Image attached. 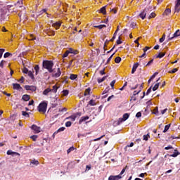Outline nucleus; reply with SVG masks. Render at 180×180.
<instances>
[{"instance_id": "nucleus-1", "label": "nucleus", "mask_w": 180, "mask_h": 180, "mask_svg": "<svg viewBox=\"0 0 180 180\" xmlns=\"http://www.w3.org/2000/svg\"><path fill=\"white\" fill-rule=\"evenodd\" d=\"M42 67L51 74L54 72V69L53 68L54 67V62L53 60H43Z\"/></svg>"}, {"instance_id": "nucleus-2", "label": "nucleus", "mask_w": 180, "mask_h": 180, "mask_svg": "<svg viewBox=\"0 0 180 180\" xmlns=\"http://www.w3.org/2000/svg\"><path fill=\"white\" fill-rule=\"evenodd\" d=\"M10 8H12V6H7L4 7V8L1 9V14H0V20L2 22V20H6L8 18V11L11 12Z\"/></svg>"}, {"instance_id": "nucleus-3", "label": "nucleus", "mask_w": 180, "mask_h": 180, "mask_svg": "<svg viewBox=\"0 0 180 180\" xmlns=\"http://www.w3.org/2000/svg\"><path fill=\"white\" fill-rule=\"evenodd\" d=\"M39 112H42V113H46L47 110V103L44 101L41 103L38 106Z\"/></svg>"}, {"instance_id": "nucleus-4", "label": "nucleus", "mask_w": 180, "mask_h": 180, "mask_svg": "<svg viewBox=\"0 0 180 180\" xmlns=\"http://www.w3.org/2000/svg\"><path fill=\"white\" fill-rule=\"evenodd\" d=\"M150 10H151V7L145 8V9L139 14V17H140L141 19H143V20L146 19V16H147V15H150Z\"/></svg>"}, {"instance_id": "nucleus-5", "label": "nucleus", "mask_w": 180, "mask_h": 180, "mask_svg": "<svg viewBox=\"0 0 180 180\" xmlns=\"http://www.w3.org/2000/svg\"><path fill=\"white\" fill-rule=\"evenodd\" d=\"M31 129L34 130V133L37 134L41 131V128L40 127H37L36 124H32Z\"/></svg>"}, {"instance_id": "nucleus-6", "label": "nucleus", "mask_w": 180, "mask_h": 180, "mask_svg": "<svg viewBox=\"0 0 180 180\" xmlns=\"http://www.w3.org/2000/svg\"><path fill=\"white\" fill-rule=\"evenodd\" d=\"M25 89L26 91H32V92H34L36 91L37 88L34 86H29V85H25Z\"/></svg>"}, {"instance_id": "nucleus-7", "label": "nucleus", "mask_w": 180, "mask_h": 180, "mask_svg": "<svg viewBox=\"0 0 180 180\" xmlns=\"http://www.w3.org/2000/svg\"><path fill=\"white\" fill-rule=\"evenodd\" d=\"M89 120V116H83L79 120V124H82L84 122H86V120Z\"/></svg>"}, {"instance_id": "nucleus-8", "label": "nucleus", "mask_w": 180, "mask_h": 180, "mask_svg": "<svg viewBox=\"0 0 180 180\" xmlns=\"http://www.w3.org/2000/svg\"><path fill=\"white\" fill-rule=\"evenodd\" d=\"M119 179H122V176L120 175H117V176H110L108 177V180H119Z\"/></svg>"}, {"instance_id": "nucleus-9", "label": "nucleus", "mask_w": 180, "mask_h": 180, "mask_svg": "<svg viewBox=\"0 0 180 180\" xmlns=\"http://www.w3.org/2000/svg\"><path fill=\"white\" fill-rule=\"evenodd\" d=\"M174 9H175V12L179 13V11H180V0H177V3L175 5Z\"/></svg>"}, {"instance_id": "nucleus-10", "label": "nucleus", "mask_w": 180, "mask_h": 180, "mask_svg": "<svg viewBox=\"0 0 180 180\" xmlns=\"http://www.w3.org/2000/svg\"><path fill=\"white\" fill-rule=\"evenodd\" d=\"M139 65H140L139 63H136L134 64L132 70H131V74H134L135 71H137V68H139Z\"/></svg>"}, {"instance_id": "nucleus-11", "label": "nucleus", "mask_w": 180, "mask_h": 180, "mask_svg": "<svg viewBox=\"0 0 180 180\" xmlns=\"http://www.w3.org/2000/svg\"><path fill=\"white\" fill-rule=\"evenodd\" d=\"M13 89H16L17 91H20V89H22V86H20V84L18 83H13Z\"/></svg>"}, {"instance_id": "nucleus-12", "label": "nucleus", "mask_w": 180, "mask_h": 180, "mask_svg": "<svg viewBox=\"0 0 180 180\" xmlns=\"http://www.w3.org/2000/svg\"><path fill=\"white\" fill-rule=\"evenodd\" d=\"M53 27H56V30H58L60 29V27L61 26V22H56L55 23L52 24Z\"/></svg>"}, {"instance_id": "nucleus-13", "label": "nucleus", "mask_w": 180, "mask_h": 180, "mask_svg": "<svg viewBox=\"0 0 180 180\" xmlns=\"http://www.w3.org/2000/svg\"><path fill=\"white\" fill-rule=\"evenodd\" d=\"M61 75V70H60V68L57 69V72L53 75V77L55 78H58Z\"/></svg>"}, {"instance_id": "nucleus-14", "label": "nucleus", "mask_w": 180, "mask_h": 180, "mask_svg": "<svg viewBox=\"0 0 180 180\" xmlns=\"http://www.w3.org/2000/svg\"><path fill=\"white\" fill-rule=\"evenodd\" d=\"M65 130V127H62L60 128H59L56 131H55L53 134V136H56V134H58V133L61 132V131H64Z\"/></svg>"}, {"instance_id": "nucleus-15", "label": "nucleus", "mask_w": 180, "mask_h": 180, "mask_svg": "<svg viewBox=\"0 0 180 180\" xmlns=\"http://www.w3.org/2000/svg\"><path fill=\"white\" fill-rule=\"evenodd\" d=\"M7 155H20V154L18 153H16V152H13L11 150H8L7 151Z\"/></svg>"}, {"instance_id": "nucleus-16", "label": "nucleus", "mask_w": 180, "mask_h": 180, "mask_svg": "<svg viewBox=\"0 0 180 180\" xmlns=\"http://www.w3.org/2000/svg\"><path fill=\"white\" fill-rule=\"evenodd\" d=\"M34 70H35V75H37V74L40 72V67L39 66V65H36L34 68Z\"/></svg>"}, {"instance_id": "nucleus-17", "label": "nucleus", "mask_w": 180, "mask_h": 180, "mask_svg": "<svg viewBox=\"0 0 180 180\" xmlns=\"http://www.w3.org/2000/svg\"><path fill=\"white\" fill-rule=\"evenodd\" d=\"M141 89H143V84H141L139 87V90L137 91H134L133 93V95L136 96V95H139V94H140V92H141Z\"/></svg>"}, {"instance_id": "nucleus-18", "label": "nucleus", "mask_w": 180, "mask_h": 180, "mask_svg": "<svg viewBox=\"0 0 180 180\" xmlns=\"http://www.w3.org/2000/svg\"><path fill=\"white\" fill-rule=\"evenodd\" d=\"M50 92H51V89L47 88L43 91V95L47 96L49 94H50Z\"/></svg>"}, {"instance_id": "nucleus-19", "label": "nucleus", "mask_w": 180, "mask_h": 180, "mask_svg": "<svg viewBox=\"0 0 180 180\" xmlns=\"http://www.w3.org/2000/svg\"><path fill=\"white\" fill-rule=\"evenodd\" d=\"M22 99L23 101H27L30 99V96L27 95V94H24L22 97Z\"/></svg>"}, {"instance_id": "nucleus-20", "label": "nucleus", "mask_w": 180, "mask_h": 180, "mask_svg": "<svg viewBox=\"0 0 180 180\" xmlns=\"http://www.w3.org/2000/svg\"><path fill=\"white\" fill-rule=\"evenodd\" d=\"M100 13H103V15H106V6L102 7L100 9Z\"/></svg>"}, {"instance_id": "nucleus-21", "label": "nucleus", "mask_w": 180, "mask_h": 180, "mask_svg": "<svg viewBox=\"0 0 180 180\" xmlns=\"http://www.w3.org/2000/svg\"><path fill=\"white\" fill-rule=\"evenodd\" d=\"M68 50H72L71 52H69L70 54H74L75 56L78 54V50L73 49L72 48L69 49Z\"/></svg>"}, {"instance_id": "nucleus-22", "label": "nucleus", "mask_w": 180, "mask_h": 180, "mask_svg": "<svg viewBox=\"0 0 180 180\" xmlns=\"http://www.w3.org/2000/svg\"><path fill=\"white\" fill-rule=\"evenodd\" d=\"M170 127H171V124L165 125V129L163 130V133H167L168 131V130H169Z\"/></svg>"}, {"instance_id": "nucleus-23", "label": "nucleus", "mask_w": 180, "mask_h": 180, "mask_svg": "<svg viewBox=\"0 0 180 180\" xmlns=\"http://www.w3.org/2000/svg\"><path fill=\"white\" fill-rule=\"evenodd\" d=\"M178 155H179V152H178L177 150H174V152L173 153V154L170 155V157H178Z\"/></svg>"}, {"instance_id": "nucleus-24", "label": "nucleus", "mask_w": 180, "mask_h": 180, "mask_svg": "<svg viewBox=\"0 0 180 180\" xmlns=\"http://www.w3.org/2000/svg\"><path fill=\"white\" fill-rule=\"evenodd\" d=\"M107 78H108V76H104L101 79L98 78L97 79V81H98V84H101V82H103V81H105V79H106Z\"/></svg>"}, {"instance_id": "nucleus-25", "label": "nucleus", "mask_w": 180, "mask_h": 180, "mask_svg": "<svg viewBox=\"0 0 180 180\" xmlns=\"http://www.w3.org/2000/svg\"><path fill=\"white\" fill-rule=\"evenodd\" d=\"M58 89V86L57 85L53 86V89H51V92H53V94H57V91Z\"/></svg>"}, {"instance_id": "nucleus-26", "label": "nucleus", "mask_w": 180, "mask_h": 180, "mask_svg": "<svg viewBox=\"0 0 180 180\" xmlns=\"http://www.w3.org/2000/svg\"><path fill=\"white\" fill-rule=\"evenodd\" d=\"M77 77H78V75L75 74H71L70 76V79H72V81H74V79H77Z\"/></svg>"}, {"instance_id": "nucleus-27", "label": "nucleus", "mask_w": 180, "mask_h": 180, "mask_svg": "<svg viewBox=\"0 0 180 180\" xmlns=\"http://www.w3.org/2000/svg\"><path fill=\"white\" fill-rule=\"evenodd\" d=\"M180 36V30H177L175 33L173 34V37H179Z\"/></svg>"}, {"instance_id": "nucleus-28", "label": "nucleus", "mask_w": 180, "mask_h": 180, "mask_svg": "<svg viewBox=\"0 0 180 180\" xmlns=\"http://www.w3.org/2000/svg\"><path fill=\"white\" fill-rule=\"evenodd\" d=\"M129 117H130V115H129V113H125L123 115L122 118L126 122V120H127Z\"/></svg>"}, {"instance_id": "nucleus-29", "label": "nucleus", "mask_w": 180, "mask_h": 180, "mask_svg": "<svg viewBox=\"0 0 180 180\" xmlns=\"http://www.w3.org/2000/svg\"><path fill=\"white\" fill-rule=\"evenodd\" d=\"M67 119H70L72 122H75V119H77V115H71L67 117Z\"/></svg>"}, {"instance_id": "nucleus-30", "label": "nucleus", "mask_w": 180, "mask_h": 180, "mask_svg": "<svg viewBox=\"0 0 180 180\" xmlns=\"http://www.w3.org/2000/svg\"><path fill=\"white\" fill-rule=\"evenodd\" d=\"M27 74H28V77H30L31 79H34V75H33V72L32 71H29Z\"/></svg>"}, {"instance_id": "nucleus-31", "label": "nucleus", "mask_w": 180, "mask_h": 180, "mask_svg": "<svg viewBox=\"0 0 180 180\" xmlns=\"http://www.w3.org/2000/svg\"><path fill=\"white\" fill-rule=\"evenodd\" d=\"M72 51V50H68L65 51V53L63 54V58L65 57H68V54H70V53H71Z\"/></svg>"}, {"instance_id": "nucleus-32", "label": "nucleus", "mask_w": 180, "mask_h": 180, "mask_svg": "<svg viewBox=\"0 0 180 180\" xmlns=\"http://www.w3.org/2000/svg\"><path fill=\"white\" fill-rule=\"evenodd\" d=\"M160 87V83H157L155 84V86L153 87V91H157L158 88Z\"/></svg>"}, {"instance_id": "nucleus-33", "label": "nucleus", "mask_w": 180, "mask_h": 180, "mask_svg": "<svg viewBox=\"0 0 180 180\" xmlns=\"http://www.w3.org/2000/svg\"><path fill=\"white\" fill-rule=\"evenodd\" d=\"M165 56V53H159L158 55L156 56V58H162Z\"/></svg>"}, {"instance_id": "nucleus-34", "label": "nucleus", "mask_w": 180, "mask_h": 180, "mask_svg": "<svg viewBox=\"0 0 180 180\" xmlns=\"http://www.w3.org/2000/svg\"><path fill=\"white\" fill-rule=\"evenodd\" d=\"M90 93H91V88H88L84 91V96H86V95H89Z\"/></svg>"}, {"instance_id": "nucleus-35", "label": "nucleus", "mask_w": 180, "mask_h": 180, "mask_svg": "<svg viewBox=\"0 0 180 180\" xmlns=\"http://www.w3.org/2000/svg\"><path fill=\"white\" fill-rule=\"evenodd\" d=\"M89 105H90V106H95V105H96V103H95V101L91 99L89 101Z\"/></svg>"}, {"instance_id": "nucleus-36", "label": "nucleus", "mask_w": 180, "mask_h": 180, "mask_svg": "<svg viewBox=\"0 0 180 180\" xmlns=\"http://www.w3.org/2000/svg\"><path fill=\"white\" fill-rule=\"evenodd\" d=\"M115 84H116V80H112L110 82V85L112 89H115Z\"/></svg>"}, {"instance_id": "nucleus-37", "label": "nucleus", "mask_w": 180, "mask_h": 180, "mask_svg": "<svg viewBox=\"0 0 180 180\" xmlns=\"http://www.w3.org/2000/svg\"><path fill=\"white\" fill-rule=\"evenodd\" d=\"M46 34H48L49 36H54L55 33L54 31L48 30L46 31Z\"/></svg>"}, {"instance_id": "nucleus-38", "label": "nucleus", "mask_w": 180, "mask_h": 180, "mask_svg": "<svg viewBox=\"0 0 180 180\" xmlns=\"http://www.w3.org/2000/svg\"><path fill=\"white\" fill-rule=\"evenodd\" d=\"M169 13H171V8H167L164 12V15H169Z\"/></svg>"}, {"instance_id": "nucleus-39", "label": "nucleus", "mask_w": 180, "mask_h": 180, "mask_svg": "<svg viewBox=\"0 0 180 180\" xmlns=\"http://www.w3.org/2000/svg\"><path fill=\"white\" fill-rule=\"evenodd\" d=\"M74 150H75V148H74V146L70 147L69 149L67 150V154H70V153H71V151H74Z\"/></svg>"}, {"instance_id": "nucleus-40", "label": "nucleus", "mask_w": 180, "mask_h": 180, "mask_svg": "<svg viewBox=\"0 0 180 180\" xmlns=\"http://www.w3.org/2000/svg\"><path fill=\"white\" fill-rule=\"evenodd\" d=\"M120 61H122V58H120V57L115 58V62L116 63V64H119V63H120Z\"/></svg>"}, {"instance_id": "nucleus-41", "label": "nucleus", "mask_w": 180, "mask_h": 180, "mask_svg": "<svg viewBox=\"0 0 180 180\" xmlns=\"http://www.w3.org/2000/svg\"><path fill=\"white\" fill-rule=\"evenodd\" d=\"M148 139H150V134H148L146 135H143V140L145 141H147L148 140Z\"/></svg>"}, {"instance_id": "nucleus-42", "label": "nucleus", "mask_w": 180, "mask_h": 180, "mask_svg": "<svg viewBox=\"0 0 180 180\" xmlns=\"http://www.w3.org/2000/svg\"><path fill=\"white\" fill-rule=\"evenodd\" d=\"M37 137H39V136L32 135V136H30V139H32V140H33V141H36V140H37Z\"/></svg>"}, {"instance_id": "nucleus-43", "label": "nucleus", "mask_w": 180, "mask_h": 180, "mask_svg": "<svg viewBox=\"0 0 180 180\" xmlns=\"http://www.w3.org/2000/svg\"><path fill=\"white\" fill-rule=\"evenodd\" d=\"M126 168H127V166H126L124 168H123L122 170L121 171L120 174H119L118 175L122 176V175H123L124 174V172H126Z\"/></svg>"}, {"instance_id": "nucleus-44", "label": "nucleus", "mask_w": 180, "mask_h": 180, "mask_svg": "<svg viewBox=\"0 0 180 180\" xmlns=\"http://www.w3.org/2000/svg\"><path fill=\"white\" fill-rule=\"evenodd\" d=\"M4 53H5V49H0V58H2V56H4Z\"/></svg>"}, {"instance_id": "nucleus-45", "label": "nucleus", "mask_w": 180, "mask_h": 180, "mask_svg": "<svg viewBox=\"0 0 180 180\" xmlns=\"http://www.w3.org/2000/svg\"><path fill=\"white\" fill-rule=\"evenodd\" d=\"M9 56H12V54L9 52H6V53H4V58H8V57H9Z\"/></svg>"}, {"instance_id": "nucleus-46", "label": "nucleus", "mask_w": 180, "mask_h": 180, "mask_svg": "<svg viewBox=\"0 0 180 180\" xmlns=\"http://www.w3.org/2000/svg\"><path fill=\"white\" fill-rule=\"evenodd\" d=\"M109 91H110V87H107L103 92V95H105V94H108V92H109Z\"/></svg>"}, {"instance_id": "nucleus-47", "label": "nucleus", "mask_w": 180, "mask_h": 180, "mask_svg": "<svg viewBox=\"0 0 180 180\" xmlns=\"http://www.w3.org/2000/svg\"><path fill=\"white\" fill-rule=\"evenodd\" d=\"M31 164H33L34 165H39V162L36 160H32L31 161Z\"/></svg>"}, {"instance_id": "nucleus-48", "label": "nucleus", "mask_w": 180, "mask_h": 180, "mask_svg": "<svg viewBox=\"0 0 180 180\" xmlns=\"http://www.w3.org/2000/svg\"><path fill=\"white\" fill-rule=\"evenodd\" d=\"M153 18H155V13H151L149 16L148 19H153Z\"/></svg>"}, {"instance_id": "nucleus-49", "label": "nucleus", "mask_w": 180, "mask_h": 180, "mask_svg": "<svg viewBox=\"0 0 180 180\" xmlns=\"http://www.w3.org/2000/svg\"><path fill=\"white\" fill-rule=\"evenodd\" d=\"M20 3H21V5H20ZM22 4H23V1H18V3L15 4V6H19V8H22Z\"/></svg>"}, {"instance_id": "nucleus-50", "label": "nucleus", "mask_w": 180, "mask_h": 180, "mask_svg": "<svg viewBox=\"0 0 180 180\" xmlns=\"http://www.w3.org/2000/svg\"><path fill=\"white\" fill-rule=\"evenodd\" d=\"M153 115H158V107H156L153 112Z\"/></svg>"}, {"instance_id": "nucleus-51", "label": "nucleus", "mask_w": 180, "mask_h": 180, "mask_svg": "<svg viewBox=\"0 0 180 180\" xmlns=\"http://www.w3.org/2000/svg\"><path fill=\"white\" fill-rule=\"evenodd\" d=\"M22 116H25V117H29V114L26 111H22Z\"/></svg>"}, {"instance_id": "nucleus-52", "label": "nucleus", "mask_w": 180, "mask_h": 180, "mask_svg": "<svg viewBox=\"0 0 180 180\" xmlns=\"http://www.w3.org/2000/svg\"><path fill=\"white\" fill-rule=\"evenodd\" d=\"M63 96H67L68 94H70V91H68V90H63Z\"/></svg>"}, {"instance_id": "nucleus-53", "label": "nucleus", "mask_w": 180, "mask_h": 180, "mask_svg": "<svg viewBox=\"0 0 180 180\" xmlns=\"http://www.w3.org/2000/svg\"><path fill=\"white\" fill-rule=\"evenodd\" d=\"M113 56H115V53H112L107 60V64L110 63V60H112V58H113Z\"/></svg>"}, {"instance_id": "nucleus-54", "label": "nucleus", "mask_w": 180, "mask_h": 180, "mask_svg": "<svg viewBox=\"0 0 180 180\" xmlns=\"http://www.w3.org/2000/svg\"><path fill=\"white\" fill-rule=\"evenodd\" d=\"M153 61H154V59H152L146 65V63H143V65H146V67L148 65H150L151 64H153Z\"/></svg>"}, {"instance_id": "nucleus-55", "label": "nucleus", "mask_w": 180, "mask_h": 180, "mask_svg": "<svg viewBox=\"0 0 180 180\" xmlns=\"http://www.w3.org/2000/svg\"><path fill=\"white\" fill-rule=\"evenodd\" d=\"M71 124H72V123L70 121H68V122L65 123L66 127H71Z\"/></svg>"}, {"instance_id": "nucleus-56", "label": "nucleus", "mask_w": 180, "mask_h": 180, "mask_svg": "<svg viewBox=\"0 0 180 180\" xmlns=\"http://www.w3.org/2000/svg\"><path fill=\"white\" fill-rule=\"evenodd\" d=\"M157 75H158V72H155V73L150 77V79H154V78H155V77H157Z\"/></svg>"}, {"instance_id": "nucleus-57", "label": "nucleus", "mask_w": 180, "mask_h": 180, "mask_svg": "<svg viewBox=\"0 0 180 180\" xmlns=\"http://www.w3.org/2000/svg\"><path fill=\"white\" fill-rule=\"evenodd\" d=\"M47 12V8H44L39 12V15H43V13H46Z\"/></svg>"}, {"instance_id": "nucleus-58", "label": "nucleus", "mask_w": 180, "mask_h": 180, "mask_svg": "<svg viewBox=\"0 0 180 180\" xmlns=\"http://www.w3.org/2000/svg\"><path fill=\"white\" fill-rule=\"evenodd\" d=\"M22 72L24 74H27L29 72V70L26 68H24V69L22 70Z\"/></svg>"}, {"instance_id": "nucleus-59", "label": "nucleus", "mask_w": 180, "mask_h": 180, "mask_svg": "<svg viewBox=\"0 0 180 180\" xmlns=\"http://www.w3.org/2000/svg\"><path fill=\"white\" fill-rule=\"evenodd\" d=\"M6 63V61L5 60H1V63H0V67L1 68H4V64Z\"/></svg>"}, {"instance_id": "nucleus-60", "label": "nucleus", "mask_w": 180, "mask_h": 180, "mask_svg": "<svg viewBox=\"0 0 180 180\" xmlns=\"http://www.w3.org/2000/svg\"><path fill=\"white\" fill-rule=\"evenodd\" d=\"M117 44H122V40L120 39V37H118V39L116 41Z\"/></svg>"}, {"instance_id": "nucleus-61", "label": "nucleus", "mask_w": 180, "mask_h": 180, "mask_svg": "<svg viewBox=\"0 0 180 180\" xmlns=\"http://www.w3.org/2000/svg\"><path fill=\"white\" fill-rule=\"evenodd\" d=\"M122 122H125L123 118H119L117 124H120V123H122Z\"/></svg>"}, {"instance_id": "nucleus-62", "label": "nucleus", "mask_w": 180, "mask_h": 180, "mask_svg": "<svg viewBox=\"0 0 180 180\" xmlns=\"http://www.w3.org/2000/svg\"><path fill=\"white\" fill-rule=\"evenodd\" d=\"M131 101H137V97H136V96L133 95L131 97Z\"/></svg>"}, {"instance_id": "nucleus-63", "label": "nucleus", "mask_w": 180, "mask_h": 180, "mask_svg": "<svg viewBox=\"0 0 180 180\" xmlns=\"http://www.w3.org/2000/svg\"><path fill=\"white\" fill-rule=\"evenodd\" d=\"M136 117H141V112H138L136 114Z\"/></svg>"}, {"instance_id": "nucleus-64", "label": "nucleus", "mask_w": 180, "mask_h": 180, "mask_svg": "<svg viewBox=\"0 0 180 180\" xmlns=\"http://www.w3.org/2000/svg\"><path fill=\"white\" fill-rule=\"evenodd\" d=\"M100 74L101 75H105V68H103V70H101L100 71Z\"/></svg>"}]
</instances>
